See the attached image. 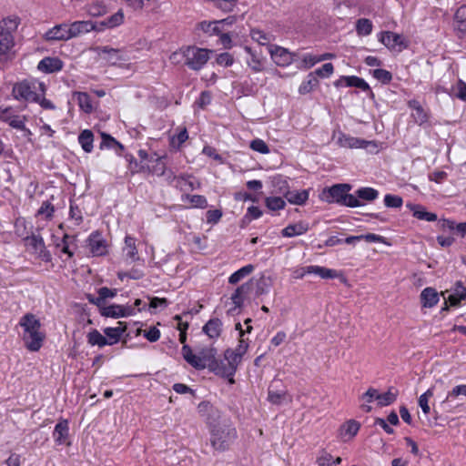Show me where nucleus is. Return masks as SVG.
Returning a JSON list of instances; mask_svg holds the SVG:
<instances>
[{"label":"nucleus","mask_w":466,"mask_h":466,"mask_svg":"<svg viewBox=\"0 0 466 466\" xmlns=\"http://www.w3.org/2000/svg\"><path fill=\"white\" fill-rule=\"evenodd\" d=\"M19 325L24 329L22 339L25 347L30 351H38L46 338L40 331V320L34 314L26 313L20 319Z\"/></svg>","instance_id":"1"},{"label":"nucleus","mask_w":466,"mask_h":466,"mask_svg":"<svg viewBox=\"0 0 466 466\" xmlns=\"http://www.w3.org/2000/svg\"><path fill=\"white\" fill-rule=\"evenodd\" d=\"M351 188L352 186L347 183L335 184L322 190L320 199L329 204L336 203L349 208L363 206V203L356 196L350 194Z\"/></svg>","instance_id":"2"},{"label":"nucleus","mask_w":466,"mask_h":466,"mask_svg":"<svg viewBox=\"0 0 466 466\" xmlns=\"http://www.w3.org/2000/svg\"><path fill=\"white\" fill-rule=\"evenodd\" d=\"M211 50L200 48L196 46H188L180 48L179 52H175L170 56V59L175 60L177 56H182L184 58V65L189 69L194 71L200 70L208 61Z\"/></svg>","instance_id":"3"},{"label":"nucleus","mask_w":466,"mask_h":466,"mask_svg":"<svg viewBox=\"0 0 466 466\" xmlns=\"http://www.w3.org/2000/svg\"><path fill=\"white\" fill-rule=\"evenodd\" d=\"M237 439L236 428L228 420H224L220 427L210 432V443L218 451H225Z\"/></svg>","instance_id":"4"},{"label":"nucleus","mask_w":466,"mask_h":466,"mask_svg":"<svg viewBox=\"0 0 466 466\" xmlns=\"http://www.w3.org/2000/svg\"><path fill=\"white\" fill-rule=\"evenodd\" d=\"M91 50L112 66L129 60V56L124 49H116L108 46H97L91 47Z\"/></svg>","instance_id":"5"},{"label":"nucleus","mask_w":466,"mask_h":466,"mask_svg":"<svg viewBox=\"0 0 466 466\" xmlns=\"http://www.w3.org/2000/svg\"><path fill=\"white\" fill-rule=\"evenodd\" d=\"M198 412L206 416V421L209 427L210 432L222 425L223 420L221 412L209 402H201L198 405Z\"/></svg>","instance_id":"6"},{"label":"nucleus","mask_w":466,"mask_h":466,"mask_svg":"<svg viewBox=\"0 0 466 466\" xmlns=\"http://www.w3.org/2000/svg\"><path fill=\"white\" fill-rule=\"evenodd\" d=\"M13 96L17 100H25L27 102H38L39 94L35 91L28 82H21L15 84L13 87Z\"/></svg>","instance_id":"7"},{"label":"nucleus","mask_w":466,"mask_h":466,"mask_svg":"<svg viewBox=\"0 0 466 466\" xmlns=\"http://www.w3.org/2000/svg\"><path fill=\"white\" fill-rule=\"evenodd\" d=\"M272 60L279 66H286L300 58L298 53H290L287 49L275 46L269 49Z\"/></svg>","instance_id":"8"},{"label":"nucleus","mask_w":466,"mask_h":466,"mask_svg":"<svg viewBox=\"0 0 466 466\" xmlns=\"http://www.w3.org/2000/svg\"><path fill=\"white\" fill-rule=\"evenodd\" d=\"M87 245L93 256H104L107 253V243L99 231H94L87 238Z\"/></svg>","instance_id":"9"},{"label":"nucleus","mask_w":466,"mask_h":466,"mask_svg":"<svg viewBox=\"0 0 466 466\" xmlns=\"http://www.w3.org/2000/svg\"><path fill=\"white\" fill-rule=\"evenodd\" d=\"M44 38L48 42L67 41L71 39L68 32V24L62 23L55 25L45 33Z\"/></svg>","instance_id":"10"},{"label":"nucleus","mask_w":466,"mask_h":466,"mask_svg":"<svg viewBox=\"0 0 466 466\" xmlns=\"http://www.w3.org/2000/svg\"><path fill=\"white\" fill-rule=\"evenodd\" d=\"M300 270L301 273L299 275V278H303L306 274H316L324 279H336L339 276L338 271L335 269L317 265L303 267L300 268Z\"/></svg>","instance_id":"11"},{"label":"nucleus","mask_w":466,"mask_h":466,"mask_svg":"<svg viewBox=\"0 0 466 466\" xmlns=\"http://www.w3.org/2000/svg\"><path fill=\"white\" fill-rule=\"evenodd\" d=\"M408 106L412 110L410 116L416 124L421 127L429 122L430 113L422 107L418 100H410L408 102Z\"/></svg>","instance_id":"12"},{"label":"nucleus","mask_w":466,"mask_h":466,"mask_svg":"<svg viewBox=\"0 0 466 466\" xmlns=\"http://www.w3.org/2000/svg\"><path fill=\"white\" fill-rule=\"evenodd\" d=\"M97 26L96 22L93 21H75L71 24H68V32L70 34V38H75L82 34H86L91 31H96Z\"/></svg>","instance_id":"13"},{"label":"nucleus","mask_w":466,"mask_h":466,"mask_svg":"<svg viewBox=\"0 0 466 466\" xmlns=\"http://www.w3.org/2000/svg\"><path fill=\"white\" fill-rule=\"evenodd\" d=\"M379 41L390 50H395L397 46H400L399 50L400 51L402 47H406L403 44L402 35L390 31L381 32Z\"/></svg>","instance_id":"14"},{"label":"nucleus","mask_w":466,"mask_h":466,"mask_svg":"<svg viewBox=\"0 0 466 466\" xmlns=\"http://www.w3.org/2000/svg\"><path fill=\"white\" fill-rule=\"evenodd\" d=\"M337 143L339 147L348 148H366L369 145L376 146L374 142L353 137L343 133H339Z\"/></svg>","instance_id":"15"},{"label":"nucleus","mask_w":466,"mask_h":466,"mask_svg":"<svg viewBox=\"0 0 466 466\" xmlns=\"http://www.w3.org/2000/svg\"><path fill=\"white\" fill-rule=\"evenodd\" d=\"M210 370L213 371L216 375L228 378L230 383H234L233 376L235 375L237 370L233 365L228 364L226 360H218L216 362L210 365Z\"/></svg>","instance_id":"16"},{"label":"nucleus","mask_w":466,"mask_h":466,"mask_svg":"<svg viewBox=\"0 0 466 466\" xmlns=\"http://www.w3.org/2000/svg\"><path fill=\"white\" fill-rule=\"evenodd\" d=\"M63 61L58 57L46 56L37 65V69L41 72L51 74L58 72L63 68Z\"/></svg>","instance_id":"17"},{"label":"nucleus","mask_w":466,"mask_h":466,"mask_svg":"<svg viewBox=\"0 0 466 466\" xmlns=\"http://www.w3.org/2000/svg\"><path fill=\"white\" fill-rule=\"evenodd\" d=\"M124 22V13L120 9L114 15L108 16L107 18L96 22V25L97 26L96 32L104 31L106 28H115L118 25H120Z\"/></svg>","instance_id":"18"},{"label":"nucleus","mask_w":466,"mask_h":466,"mask_svg":"<svg viewBox=\"0 0 466 466\" xmlns=\"http://www.w3.org/2000/svg\"><path fill=\"white\" fill-rule=\"evenodd\" d=\"M309 229V226L307 222L299 221L295 224H289L284 228L281 231V235L285 238H292L295 236H300L306 233Z\"/></svg>","instance_id":"19"},{"label":"nucleus","mask_w":466,"mask_h":466,"mask_svg":"<svg viewBox=\"0 0 466 466\" xmlns=\"http://www.w3.org/2000/svg\"><path fill=\"white\" fill-rule=\"evenodd\" d=\"M223 323L218 318L210 319L203 327L202 330L210 339H218L222 332Z\"/></svg>","instance_id":"20"},{"label":"nucleus","mask_w":466,"mask_h":466,"mask_svg":"<svg viewBox=\"0 0 466 466\" xmlns=\"http://www.w3.org/2000/svg\"><path fill=\"white\" fill-rule=\"evenodd\" d=\"M406 207L412 211L413 217L420 220L435 221L437 215L432 212H428L421 205L407 203Z\"/></svg>","instance_id":"21"},{"label":"nucleus","mask_w":466,"mask_h":466,"mask_svg":"<svg viewBox=\"0 0 466 466\" xmlns=\"http://www.w3.org/2000/svg\"><path fill=\"white\" fill-rule=\"evenodd\" d=\"M420 302L424 308H432L439 302V294L433 288H426L420 293Z\"/></svg>","instance_id":"22"},{"label":"nucleus","mask_w":466,"mask_h":466,"mask_svg":"<svg viewBox=\"0 0 466 466\" xmlns=\"http://www.w3.org/2000/svg\"><path fill=\"white\" fill-rule=\"evenodd\" d=\"M25 245L32 252L37 254L45 251V242L38 235L28 236L24 238Z\"/></svg>","instance_id":"23"},{"label":"nucleus","mask_w":466,"mask_h":466,"mask_svg":"<svg viewBox=\"0 0 466 466\" xmlns=\"http://www.w3.org/2000/svg\"><path fill=\"white\" fill-rule=\"evenodd\" d=\"M250 290V284L244 283L241 286L238 287L234 293L231 295L230 299L235 305L234 309H229V312H232L236 308H240L244 302V296L248 293Z\"/></svg>","instance_id":"24"},{"label":"nucleus","mask_w":466,"mask_h":466,"mask_svg":"<svg viewBox=\"0 0 466 466\" xmlns=\"http://www.w3.org/2000/svg\"><path fill=\"white\" fill-rule=\"evenodd\" d=\"M346 86H354L357 88H360V90L364 92L369 93V96L370 98H374L375 95L370 89L369 84L361 77L356 76H350L346 79Z\"/></svg>","instance_id":"25"},{"label":"nucleus","mask_w":466,"mask_h":466,"mask_svg":"<svg viewBox=\"0 0 466 466\" xmlns=\"http://www.w3.org/2000/svg\"><path fill=\"white\" fill-rule=\"evenodd\" d=\"M68 431H69V428H68L67 420H65L59 421L56 425L54 432H53V437H54L56 442H57L58 444L65 443L66 440L68 437Z\"/></svg>","instance_id":"26"},{"label":"nucleus","mask_w":466,"mask_h":466,"mask_svg":"<svg viewBox=\"0 0 466 466\" xmlns=\"http://www.w3.org/2000/svg\"><path fill=\"white\" fill-rule=\"evenodd\" d=\"M102 141L100 143V148H112L115 149L117 155H121L122 151L124 150V146L116 140L112 136L102 133L101 134Z\"/></svg>","instance_id":"27"},{"label":"nucleus","mask_w":466,"mask_h":466,"mask_svg":"<svg viewBox=\"0 0 466 466\" xmlns=\"http://www.w3.org/2000/svg\"><path fill=\"white\" fill-rule=\"evenodd\" d=\"M216 355H217V350L212 347L203 349L199 352L198 358L200 360V364L203 365V370L207 367L210 370V365L218 360L216 359Z\"/></svg>","instance_id":"28"},{"label":"nucleus","mask_w":466,"mask_h":466,"mask_svg":"<svg viewBox=\"0 0 466 466\" xmlns=\"http://www.w3.org/2000/svg\"><path fill=\"white\" fill-rule=\"evenodd\" d=\"M136 242L137 239L134 237L126 236L124 251L126 252V257L131 259V261H136L139 258Z\"/></svg>","instance_id":"29"},{"label":"nucleus","mask_w":466,"mask_h":466,"mask_svg":"<svg viewBox=\"0 0 466 466\" xmlns=\"http://www.w3.org/2000/svg\"><path fill=\"white\" fill-rule=\"evenodd\" d=\"M182 356L184 360L197 370H203V365L200 364L198 355L193 354L191 348L185 344L182 347Z\"/></svg>","instance_id":"30"},{"label":"nucleus","mask_w":466,"mask_h":466,"mask_svg":"<svg viewBox=\"0 0 466 466\" xmlns=\"http://www.w3.org/2000/svg\"><path fill=\"white\" fill-rule=\"evenodd\" d=\"M285 198L293 205H304L309 199V191L308 190H300V191H289Z\"/></svg>","instance_id":"31"},{"label":"nucleus","mask_w":466,"mask_h":466,"mask_svg":"<svg viewBox=\"0 0 466 466\" xmlns=\"http://www.w3.org/2000/svg\"><path fill=\"white\" fill-rule=\"evenodd\" d=\"M78 142L85 152L90 153L93 150V132L89 129L83 130L78 136Z\"/></svg>","instance_id":"32"},{"label":"nucleus","mask_w":466,"mask_h":466,"mask_svg":"<svg viewBox=\"0 0 466 466\" xmlns=\"http://www.w3.org/2000/svg\"><path fill=\"white\" fill-rule=\"evenodd\" d=\"M272 186L274 187V192L277 194H282L284 197L287 196V194L289 191V183L287 180V177L278 175L272 177Z\"/></svg>","instance_id":"33"},{"label":"nucleus","mask_w":466,"mask_h":466,"mask_svg":"<svg viewBox=\"0 0 466 466\" xmlns=\"http://www.w3.org/2000/svg\"><path fill=\"white\" fill-rule=\"evenodd\" d=\"M14 46L13 35L0 26V54H6Z\"/></svg>","instance_id":"34"},{"label":"nucleus","mask_w":466,"mask_h":466,"mask_svg":"<svg viewBox=\"0 0 466 466\" xmlns=\"http://www.w3.org/2000/svg\"><path fill=\"white\" fill-rule=\"evenodd\" d=\"M454 22L456 24V28L459 32L463 35H466V5L460 6L455 15H454Z\"/></svg>","instance_id":"35"},{"label":"nucleus","mask_w":466,"mask_h":466,"mask_svg":"<svg viewBox=\"0 0 466 466\" xmlns=\"http://www.w3.org/2000/svg\"><path fill=\"white\" fill-rule=\"evenodd\" d=\"M354 196L360 201L366 200V201H373L379 197V191L373 187H360L358 190H356Z\"/></svg>","instance_id":"36"},{"label":"nucleus","mask_w":466,"mask_h":466,"mask_svg":"<svg viewBox=\"0 0 466 466\" xmlns=\"http://www.w3.org/2000/svg\"><path fill=\"white\" fill-rule=\"evenodd\" d=\"M319 85L318 78L314 76V73H309L307 76V79L304 80L299 87V92L301 95L310 93Z\"/></svg>","instance_id":"37"},{"label":"nucleus","mask_w":466,"mask_h":466,"mask_svg":"<svg viewBox=\"0 0 466 466\" xmlns=\"http://www.w3.org/2000/svg\"><path fill=\"white\" fill-rule=\"evenodd\" d=\"M254 271V266L251 264H248L247 266L242 267L238 270L235 271L233 274L230 275L228 278V282L230 284H237L242 279L248 276Z\"/></svg>","instance_id":"38"},{"label":"nucleus","mask_w":466,"mask_h":466,"mask_svg":"<svg viewBox=\"0 0 466 466\" xmlns=\"http://www.w3.org/2000/svg\"><path fill=\"white\" fill-rule=\"evenodd\" d=\"M75 96L77 99L79 107L86 113H90L93 110L90 96L86 92H76Z\"/></svg>","instance_id":"39"},{"label":"nucleus","mask_w":466,"mask_h":466,"mask_svg":"<svg viewBox=\"0 0 466 466\" xmlns=\"http://www.w3.org/2000/svg\"><path fill=\"white\" fill-rule=\"evenodd\" d=\"M100 314L106 318L118 319L122 318L123 311L121 305L112 304L109 306H103L100 309Z\"/></svg>","instance_id":"40"},{"label":"nucleus","mask_w":466,"mask_h":466,"mask_svg":"<svg viewBox=\"0 0 466 466\" xmlns=\"http://www.w3.org/2000/svg\"><path fill=\"white\" fill-rule=\"evenodd\" d=\"M87 342L92 345H97L98 347L102 348L106 345H108V342L106 338L103 336L97 329H92L87 334Z\"/></svg>","instance_id":"41"},{"label":"nucleus","mask_w":466,"mask_h":466,"mask_svg":"<svg viewBox=\"0 0 466 466\" xmlns=\"http://www.w3.org/2000/svg\"><path fill=\"white\" fill-rule=\"evenodd\" d=\"M372 22L368 18H360L356 22V32L359 35H369L372 32Z\"/></svg>","instance_id":"42"},{"label":"nucleus","mask_w":466,"mask_h":466,"mask_svg":"<svg viewBox=\"0 0 466 466\" xmlns=\"http://www.w3.org/2000/svg\"><path fill=\"white\" fill-rule=\"evenodd\" d=\"M76 242V236L65 234L60 243L56 244L57 248H61V251L72 258L74 252L70 249V246Z\"/></svg>","instance_id":"43"},{"label":"nucleus","mask_w":466,"mask_h":466,"mask_svg":"<svg viewBox=\"0 0 466 466\" xmlns=\"http://www.w3.org/2000/svg\"><path fill=\"white\" fill-rule=\"evenodd\" d=\"M223 22L224 20L214 22L203 21L198 25V26L203 32L208 33L209 35H219L221 32L219 25Z\"/></svg>","instance_id":"44"},{"label":"nucleus","mask_w":466,"mask_h":466,"mask_svg":"<svg viewBox=\"0 0 466 466\" xmlns=\"http://www.w3.org/2000/svg\"><path fill=\"white\" fill-rule=\"evenodd\" d=\"M182 200L183 201L187 200L191 204V206L194 208H206L208 207L207 198L201 195L187 194V195L182 196Z\"/></svg>","instance_id":"45"},{"label":"nucleus","mask_w":466,"mask_h":466,"mask_svg":"<svg viewBox=\"0 0 466 466\" xmlns=\"http://www.w3.org/2000/svg\"><path fill=\"white\" fill-rule=\"evenodd\" d=\"M440 228L442 229H454L461 235V237L466 236V222L459 223L458 225H454V222L449 219H442L439 221Z\"/></svg>","instance_id":"46"},{"label":"nucleus","mask_w":466,"mask_h":466,"mask_svg":"<svg viewBox=\"0 0 466 466\" xmlns=\"http://www.w3.org/2000/svg\"><path fill=\"white\" fill-rule=\"evenodd\" d=\"M398 396V392H392L391 389H390L387 392L380 394L377 396L378 405L380 407L388 406L393 403Z\"/></svg>","instance_id":"47"},{"label":"nucleus","mask_w":466,"mask_h":466,"mask_svg":"<svg viewBox=\"0 0 466 466\" xmlns=\"http://www.w3.org/2000/svg\"><path fill=\"white\" fill-rule=\"evenodd\" d=\"M287 398V392L285 390H274L272 386L268 389V400L275 405L281 404Z\"/></svg>","instance_id":"48"},{"label":"nucleus","mask_w":466,"mask_h":466,"mask_svg":"<svg viewBox=\"0 0 466 466\" xmlns=\"http://www.w3.org/2000/svg\"><path fill=\"white\" fill-rule=\"evenodd\" d=\"M372 76L380 81L383 85L390 84L392 80V74L386 69H374L372 72Z\"/></svg>","instance_id":"49"},{"label":"nucleus","mask_w":466,"mask_h":466,"mask_svg":"<svg viewBox=\"0 0 466 466\" xmlns=\"http://www.w3.org/2000/svg\"><path fill=\"white\" fill-rule=\"evenodd\" d=\"M319 62L318 56H314L311 54H305L301 56L300 64L298 65V68L299 69H309L317 63Z\"/></svg>","instance_id":"50"},{"label":"nucleus","mask_w":466,"mask_h":466,"mask_svg":"<svg viewBox=\"0 0 466 466\" xmlns=\"http://www.w3.org/2000/svg\"><path fill=\"white\" fill-rule=\"evenodd\" d=\"M251 38L259 45H267L271 41V35L259 29H252L250 32Z\"/></svg>","instance_id":"51"},{"label":"nucleus","mask_w":466,"mask_h":466,"mask_svg":"<svg viewBox=\"0 0 466 466\" xmlns=\"http://www.w3.org/2000/svg\"><path fill=\"white\" fill-rule=\"evenodd\" d=\"M268 209L276 211L284 208L286 203L280 197H268L265 199Z\"/></svg>","instance_id":"52"},{"label":"nucleus","mask_w":466,"mask_h":466,"mask_svg":"<svg viewBox=\"0 0 466 466\" xmlns=\"http://www.w3.org/2000/svg\"><path fill=\"white\" fill-rule=\"evenodd\" d=\"M19 23L20 19L18 16L7 17L0 21V26L12 34L17 28Z\"/></svg>","instance_id":"53"},{"label":"nucleus","mask_w":466,"mask_h":466,"mask_svg":"<svg viewBox=\"0 0 466 466\" xmlns=\"http://www.w3.org/2000/svg\"><path fill=\"white\" fill-rule=\"evenodd\" d=\"M360 428V424L358 421L350 420L342 426V431L345 435L352 438L358 433Z\"/></svg>","instance_id":"54"},{"label":"nucleus","mask_w":466,"mask_h":466,"mask_svg":"<svg viewBox=\"0 0 466 466\" xmlns=\"http://www.w3.org/2000/svg\"><path fill=\"white\" fill-rule=\"evenodd\" d=\"M187 130L186 127H184L176 137H171L170 146L178 149L181 147V145L187 141Z\"/></svg>","instance_id":"55"},{"label":"nucleus","mask_w":466,"mask_h":466,"mask_svg":"<svg viewBox=\"0 0 466 466\" xmlns=\"http://www.w3.org/2000/svg\"><path fill=\"white\" fill-rule=\"evenodd\" d=\"M384 204L387 208H400L403 204L402 198L397 195L387 194L384 197Z\"/></svg>","instance_id":"56"},{"label":"nucleus","mask_w":466,"mask_h":466,"mask_svg":"<svg viewBox=\"0 0 466 466\" xmlns=\"http://www.w3.org/2000/svg\"><path fill=\"white\" fill-rule=\"evenodd\" d=\"M245 51L250 55L251 58L248 61V66L254 72H259L262 69L261 61L256 56L249 46H245Z\"/></svg>","instance_id":"57"},{"label":"nucleus","mask_w":466,"mask_h":466,"mask_svg":"<svg viewBox=\"0 0 466 466\" xmlns=\"http://www.w3.org/2000/svg\"><path fill=\"white\" fill-rule=\"evenodd\" d=\"M103 331L104 334L106 335L105 337L106 338L107 341H109L108 345L110 346L116 344L121 339L118 330L116 329L115 328L108 327L104 329Z\"/></svg>","instance_id":"58"},{"label":"nucleus","mask_w":466,"mask_h":466,"mask_svg":"<svg viewBox=\"0 0 466 466\" xmlns=\"http://www.w3.org/2000/svg\"><path fill=\"white\" fill-rule=\"evenodd\" d=\"M225 360L230 365H233L237 370L238 365L240 363L242 357L236 353L233 350L228 349L224 353Z\"/></svg>","instance_id":"59"},{"label":"nucleus","mask_w":466,"mask_h":466,"mask_svg":"<svg viewBox=\"0 0 466 466\" xmlns=\"http://www.w3.org/2000/svg\"><path fill=\"white\" fill-rule=\"evenodd\" d=\"M87 11L92 16H100L106 13V7L103 3L96 2L89 5Z\"/></svg>","instance_id":"60"},{"label":"nucleus","mask_w":466,"mask_h":466,"mask_svg":"<svg viewBox=\"0 0 466 466\" xmlns=\"http://www.w3.org/2000/svg\"><path fill=\"white\" fill-rule=\"evenodd\" d=\"M214 5L223 12H231L237 4V0H211Z\"/></svg>","instance_id":"61"},{"label":"nucleus","mask_w":466,"mask_h":466,"mask_svg":"<svg viewBox=\"0 0 466 466\" xmlns=\"http://www.w3.org/2000/svg\"><path fill=\"white\" fill-rule=\"evenodd\" d=\"M333 65L331 63H326L321 67L316 69L313 73L315 76L329 77L333 74Z\"/></svg>","instance_id":"62"},{"label":"nucleus","mask_w":466,"mask_h":466,"mask_svg":"<svg viewBox=\"0 0 466 466\" xmlns=\"http://www.w3.org/2000/svg\"><path fill=\"white\" fill-rule=\"evenodd\" d=\"M250 147L254 151H257L261 154H268L269 152L268 145L262 139L259 138L252 140L250 143Z\"/></svg>","instance_id":"63"},{"label":"nucleus","mask_w":466,"mask_h":466,"mask_svg":"<svg viewBox=\"0 0 466 466\" xmlns=\"http://www.w3.org/2000/svg\"><path fill=\"white\" fill-rule=\"evenodd\" d=\"M460 395L466 396V385L465 384L455 386L451 391L448 392L446 400L449 401L454 398H457Z\"/></svg>","instance_id":"64"}]
</instances>
